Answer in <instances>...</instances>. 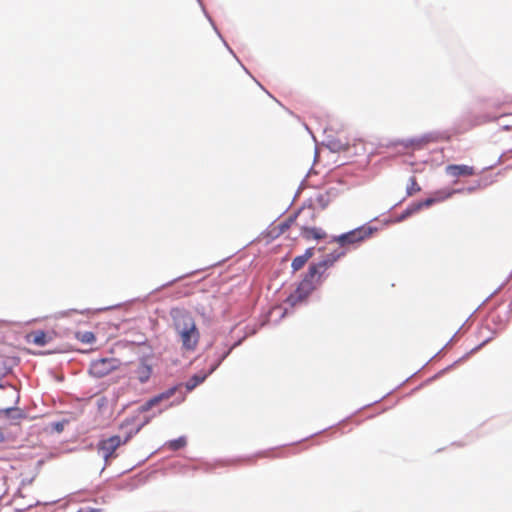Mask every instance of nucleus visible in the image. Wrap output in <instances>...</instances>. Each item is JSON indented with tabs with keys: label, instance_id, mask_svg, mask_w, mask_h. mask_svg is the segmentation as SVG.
I'll return each mask as SVG.
<instances>
[{
	"label": "nucleus",
	"instance_id": "8",
	"mask_svg": "<svg viewBox=\"0 0 512 512\" xmlns=\"http://www.w3.org/2000/svg\"><path fill=\"white\" fill-rule=\"evenodd\" d=\"M314 255V248H308L303 255L297 256L293 259L291 267L293 271H299L302 269L307 261Z\"/></svg>",
	"mask_w": 512,
	"mask_h": 512
},
{
	"label": "nucleus",
	"instance_id": "2",
	"mask_svg": "<svg viewBox=\"0 0 512 512\" xmlns=\"http://www.w3.org/2000/svg\"><path fill=\"white\" fill-rule=\"evenodd\" d=\"M342 256H344V251L328 254L324 260L317 264L310 265L302 280L310 284V286H313V289L315 290L322 281L323 273L328 268L332 267Z\"/></svg>",
	"mask_w": 512,
	"mask_h": 512
},
{
	"label": "nucleus",
	"instance_id": "7",
	"mask_svg": "<svg viewBox=\"0 0 512 512\" xmlns=\"http://www.w3.org/2000/svg\"><path fill=\"white\" fill-rule=\"evenodd\" d=\"M446 173L452 177H469L476 174L474 167L468 165H448Z\"/></svg>",
	"mask_w": 512,
	"mask_h": 512
},
{
	"label": "nucleus",
	"instance_id": "18",
	"mask_svg": "<svg viewBox=\"0 0 512 512\" xmlns=\"http://www.w3.org/2000/svg\"><path fill=\"white\" fill-rule=\"evenodd\" d=\"M451 195V193H447L445 194L444 196L440 197L439 199H435V198H428L424 201H420V202H416L414 203V205H419V211L423 208V207H429L431 206L432 204H434L437 200H440V199H446L448 198L449 196Z\"/></svg>",
	"mask_w": 512,
	"mask_h": 512
},
{
	"label": "nucleus",
	"instance_id": "13",
	"mask_svg": "<svg viewBox=\"0 0 512 512\" xmlns=\"http://www.w3.org/2000/svg\"><path fill=\"white\" fill-rule=\"evenodd\" d=\"M208 373L201 372L198 374L193 375L185 384V387L188 391H192L194 388H196L199 384L205 381L207 378Z\"/></svg>",
	"mask_w": 512,
	"mask_h": 512
},
{
	"label": "nucleus",
	"instance_id": "12",
	"mask_svg": "<svg viewBox=\"0 0 512 512\" xmlns=\"http://www.w3.org/2000/svg\"><path fill=\"white\" fill-rule=\"evenodd\" d=\"M329 148L334 152H345L349 149V143L346 139L338 137L329 141Z\"/></svg>",
	"mask_w": 512,
	"mask_h": 512
},
{
	"label": "nucleus",
	"instance_id": "9",
	"mask_svg": "<svg viewBox=\"0 0 512 512\" xmlns=\"http://www.w3.org/2000/svg\"><path fill=\"white\" fill-rule=\"evenodd\" d=\"M301 235L306 240H320L326 237V233L322 229L316 227H301Z\"/></svg>",
	"mask_w": 512,
	"mask_h": 512
},
{
	"label": "nucleus",
	"instance_id": "11",
	"mask_svg": "<svg viewBox=\"0 0 512 512\" xmlns=\"http://www.w3.org/2000/svg\"><path fill=\"white\" fill-rule=\"evenodd\" d=\"M135 374L140 383H145L151 377L152 368L149 365L142 363L137 367Z\"/></svg>",
	"mask_w": 512,
	"mask_h": 512
},
{
	"label": "nucleus",
	"instance_id": "6",
	"mask_svg": "<svg viewBox=\"0 0 512 512\" xmlns=\"http://www.w3.org/2000/svg\"><path fill=\"white\" fill-rule=\"evenodd\" d=\"M113 369V361L103 358L93 361L90 365L89 371L91 375L101 378L109 374Z\"/></svg>",
	"mask_w": 512,
	"mask_h": 512
},
{
	"label": "nucleus",
	"instance_id": "16",
	"mask_svg": "<svg viewBox=\"0 0 512 512\" xmlns=\"http://www.w3.org/2000/svg\"><path fill=\"white\" fill-rule=\"evenodd\" d=\"M421 191L420 185L417 183V180L414 176L410 177L408 184L406 186V193L408 196H412Z\"/></svg>",
	"mask_w": 512,
	"mask_h": 512
},
{
	"label": "nucleus",
	"instance_id": "5",
	"mask_svg": "<svg viewBox=\"0 0 512 512\" xmlns=\"http://www.w3.org/2000/svg\"><path fill=\"white\" fill-rule=\"evenodd\" d=\"M313 291V286L302 280L295 291L288 296L287 302L291 306H295L304 301Z\"/></svg>",
	"mask_w": 512,
	"mask_h": 512
},
{
	"label": "nucleus",
	"instance_id": "19",
	"mask_svg": "<svg viewBox=\"0 0 512 512\" xmlns=\"http://www.w3.org/2000/svg\"><path fill=\"white\" fill-rule=\"evenodd\" d=\"M185 445H186L185 437H179L178 439L171 440L168 443V447L173 451L179 450V449L183 448Z\"/></svg>",
	"mask_w": 512,
	"mask_h": 512
},
{
	"label": "nucleus",
	"instance_id": "17",
	"mask_svg": "<svg viewBox=\"0 0 512 512\" xmlns=\"http://www.w3.org/2000/svg\"><path fill=\"white\" fill-rule=\"evenodd\" d=\"M418 211H419V205H414V203H413L409 207H407L401 213V215L398 216L397 221L398 222L403 221Z\"/></svg>",
	"mask_w": 512,
	"mask_h": 512
},
{
	"label": "nucleus",
	"instance_id": "14",
	"mask_svg": "<svg viewBox=\"0 0 512 512\" xmlns=\"http://www.w3.org/2000/svg\"><path fill=\"white\" fill-rule=\"evenodd\" d=\"M75 338L83 344H93L96 341L95 334L91 331H78Z\"/></svg>",
	"mask_w": 512,
	"mask_h": 512
},
{
	"label": "nucleus",
	"instance_id": "1",
	"mask_svg": "<svg viewBox=\"0 0 512 512\" xmlns=\"http://www.w3.org/2000/svg\"><path fill=\"white\" fill-rule=\"evenodd\" d=\"M173 327L180 338L182 349L195 351L199 341L200 332L197 328L194 317L184 309H173L171 311Z\"/></svg>",
	"mask_w": 512,
	"mask_h": 512
},
{
	"label": "nucleus",
	"instance_id": "20",
	"mask_svg": "<svg viewBox=\"0 0 512 512\" xmlns=\"http://www.w3.org/2000/svg\"><path fill=\"white\" fill-rule=\"evenodd\" d=\"M77 512H102L100 508H93L90 506L81 507Z\"/></svg>",
	"mask_w": 512,
	"mask_h": 512
},
{
	"label": "nucleus",
	"instance_id": "10",
	"mask_svg": "<svg viewBox=\"0 0 512 512\" xmlns=\"http://www.w3.org/2000/svg\"><path fill=\"white\" fill-rule=\"evenodd\" d=\"M50 341V338L44 331H35L28 335V342L37 346H44Z\"/></svg>",
	"mask_w": 512,
	"mask_h": 512
},
{
	"label": "nucleus",
	"instance_id": "3",
	"mask_svg": "<svg viewBox=\"0 0 512 512\" xmlns=\"http://www.w3.org/2000/svg\"><path fill=\"white\" fill-rule=\"evenodd\" d=\"M374 231H376L375 228L369 226V225H363L356 229H353L347 233L341 234L335 238V241L342 247L346 246H354L362 243L366 239H369ZM344 251V249H341L339 252ZM338 251H335L334 253H337Z\"/></svg>",
	"mask_w": 512,
	"mask_h": 512
},
{
	"label": "nucleus",
	"instance_id": "22",
	"mask_svg": "<svg viewBox=\"0 0 512 512\" xmlns=\"http://www.w3.org/2000/svg\"><path fill=\"white\" fill-rule=\"evenodd\" d=\"M5 440V436L2 431H0V443Z\"/></svg>",
	"mask_w": 512,
	"mask_h": 512
},
{
	"label": "nucleus",
	"instance_id": "15",
	"mask_svg": "<svg viewBox=\"0 0 512 512\" xmlns=\"http://www.w3.org/2000/svg\"><path fill=\"white\" fill-rule=\"evenodd\" d=\"M174 393H175V389L172 388V389H169L166 392H163V393H161L159 395H156L153 398L149 399L150 405L153 408V407L157 406L163 400L169 399L171 396L174 395Z\"/></svg>",
	"mask_w": 512,
	"mask_h": 512
},
{
	"label": "nucleus",
	"instance_id": "4",
	"mask_svg": "<svg viewBox=\"0 0 512 512\" xmlns=\"http://www.w3.org/2000/svg\"><path fill=\"white\" fill-rule=\"evenodd\" d=\"M129 439L130 436H127L124 440H122L118 435H113L109 438L102 439L97 444L98 452L101 453L105 462L108 463L111 459L116 457L115 451L121 445L126 444Z\"/></svg>",
	"mask_w": 512,
	"mask_h": 512
},
{
	"label": "nucleus",
	"instance_id": "21",
	"mask_svg": "<svg viewBox=\"0 0 512 512\" xmlns=\"http://www.w3.org/2000/svg\"><path fill=\"white\" fill-rule=\"evenodd\" d=\"M152 409V406L150 405L149 400L146 401L143 405L140 406L139 411L144 413Z\"/></svg>",
	"mask_w": 512,
	"mask_h": 512
}]
</instances>
